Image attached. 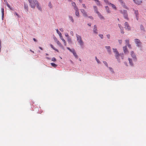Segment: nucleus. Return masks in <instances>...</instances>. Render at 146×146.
Instances as JSON below:
<instances>
[{
  "label": "nucleus",
  "instance_id": "obj_1",
  "mask_svg": "<svg viewBox=\"0 0 146 146\" xmlns=\"http://www.w3.org/2000/svg\"><path fill=\"white\" fill-rule=\"evenodd\" d=\"M77 40L80 45L81 46H82L84 45V42L83 41L82 38L80 36L76 34Z\"/></svg>",
  "mask_w": 146,
  "mask_h": 146
},
{
  "label": "nucleus",
  "instance_id": "obj_2",
  "mask_svg": "<svg viewBox=\"0 0 146 146\" xmlns=\"http://www.w3.org/2000/svg\"><path fill=\"white\" fill-rule=\"evenodd\" d=\"M30 3L31 7L34 8L36 5L38 4V2L36 0H28Z\"/></svg>",
  "mask_w": 146,
  "mask_h": 146
},
{
  "label": "nucleus",
  "instance_id": "obj_3",
  "mask_svg": "<svg viewBox=\"0 0 146 146\" xmlns=\"http://www.w3.org/2000/svg\"><path fill=\"white\" fill-rule=\"evenodd\" d=\"M113 52L115 54V56L116 58L118 60H119L120 55H123V53H120V54H119V53L118 52L117 50V49L116 48H113Z\"/></svg>",
  "mask_w": 146,
  "mask_h": 146
},
{
  "label": "nucleus",
  "instance_id": "obj_4",
  "mask_svg": "<svg viewBox=\"0 0 146 146\" xmlns=\"http://www.w3.org/2000/svg\"><path fill=\"white\" fill-rule=\"evenodd\" d=\"M120 12L123 15L124 17L126 19H128L127 11L125 10H120Z\"/></svg>",
  "mask_w": 146,
  "mask_h": 146
},
{
  "label": "nucleus",
  "instance_id": "obj_5",
  "mask_svg": "<svg viewBox=\"0 0 146 146\" xmlns=\"http://www.w3.org/2000/svg\"><path fill=\"white\" fill-rule=\"evenodd\" d=\"M135 42L136 44V46L138 47H141V42L140 40L139 39L136 38L135 39Z\"/></svg>",
  "mask_w": 146,
  "mask_h": 146
},
{
  "label": "nucleus",
  "instance_id": "obj_6",
  "mask_svg": "<svg viewBox=\"0 0 146 146\" xmlns=\"http://www.w3.org/2000/svg\"><path fill=\"white\" fill-rule=\"evenodd\" d=\"M80 11H81V12L82 13L83 16L85 17H88L87 13L86 12L85 10L84 9H80Z\"/></svg>",
  "mask_w": 146,
  "mask_h": 146
},
{
  "label": "nucleus",
  "instance_id": "obj_7",
  "mask_svg": "<svg viewBox=\"0 0 146 146\" xmlns=\"http://www.w3.org/2000/svg\"><path fill=\"white\" fill-rule=\"evenodd\" d=\"M125 28L127 29L128 30H130L131 29L130 27L127 22H125Z\"/></svg>",
  "mask_w": 146,
  "mask_h": 146
},
{
  "label": "nucleus",
  "instance_id": "obj_8",
  "mask_svg": "<svg viewBox=\"0 0 146 146\" xmlns=\"http://www.w3.org/2000/svg\"><path fill=\"white\" fill-rule=\"evenodd\" d=\"M74 10L76 11V12L75 13L76 15L78 17H80L79 13V12L78 11V8L77 7L75 8V9H74Z\"/></svg>",
  "mask_w": 146,
  "mask_h": 146
},
{
  "label": "nucleus",
  "instance_id": "obj_9",
  "mask_svg": "<svg viewBox=\"0 0 146 146\" xmlns=\"http://www.w3.org/2000/svg\"><path fill=\"white\" fill-rule=\"evenodd\" d=\"M97 13L98 16L101 20H104L105 18L104 17L102 16L99 12H97Z\"/></svg>",
  "mask_w": 146,
  "mask_h": 146
},
{
  "label": "nucleus",
  "instance_id": "obj_10",
  "mask_svg": "<svg viewBox=\"0 0 146 146\" xmlns=\"http://www.w3.org/2000/svg\"><path fill=\"white\" fill-rule=\"evenodd\" d=\"M133 1L135 3L138 5H140L142 3L141 0H133Z\"/></svg>",
  "mask_w": 146,
  "mask_h": 146
},
{
  "label": "nucleus",
  "instance_id": "obj_11",
  "mask_svg": "<svg viewBox=\"0 0 146 146\" xmlns=\"http://www.w3.org/2000/svg\"><path fill=\"white\" fill-rule=\"evenodd\" d=\"M56 42L57 44L59 45L60 47H61L62 49H64V48L62 45V44L58 40L56 41Z\"/></svg>",
  "mask_w": 146,
  "mask_h": 146
},
{
  "label": "nucleus",
  "instance_id": "obj_12",
  "mask_svg": "<svg viewBox=\"0 0 146 146\" xmlns=\"http://www.w3.org/2000/svg\"><path fill=\"white\" fill-rule=\"evenodd\" d=\"M105 48L107 49L108 53L110 54H111V52L110 46H105Z\"/></svg>",
  "mask_w": 146,
  "mask_h": 146
},
{
  "label": "nucleus",
  "instance_id": "obj_13",
  "mask_svg": "<svg viewBox=\"0 0 146 146\" xmlns=\"http://www.w3.org/2000/svg\"><path fill=\"white\" fill-rule=\"evenodd\" d=\"M123 49L124 53L126 54L128 52L126 46L123 47Z\"/></svg>",
  "mask_w": 146,
  "mask_h": 146
},
{
  "label": "nucleus",
  "instance_id": "obj_14",
  "mask_svg": "<svg viewBox=\"0 0 146 146\" xmlns=\"http://www.w3.org/2000/svg\"><path fill=\"white\" fill-rule=\"evenodd\" d=\"M93 31L94 33L97 34L98 33L97 30V26L96 25L94 26Z\"/></svg>",
  "mask_w": 146,
  "mask_h": 146
},
{
  "label": "nucleus",
  "instance_id": "obj_15",
  "mask_svg": "<svg viewBox=\"0 0 146 146\" xmlns=\"http://www.w3.org/2000/svg\"><path fill=\"white\" fill-rule=\"evenodd\" d=\"M108 5H110L115 10H116V7L113 4L110 3H108Z\"/></svg>",
  "mask_w": 146,
  "mask_h": 146
},
{
  "label": "nucleus",
  "instance_id": "obj_16",
  "mask_svg": "<svg viewBox=\"0 0 146 146\" xmlns=\"http://www.w3.org/2000/svg\"><path fill=\"white\" fill-rule=\"evenodd\" d=\"M4 1L5 2V3L6 4V5H7V6L11 10H13V9L12 8H11L10 6L9 5V4L8 3V2H7V1H6V0H4Z\"/></svg>",
  "mask_w": 146,
  "mask_h": 146
},
{
  "label": "nucleus",
  "instance_id": "obj_17",
  "mask_svg": "<svg viewBox=\"0 0 146 146\" xmlns=\"http://www.w3.org/2000/svg\"><path fill=\"white\" fill-rule=\"evenodd\" d=\"M134 13L135 15L136 16V19L137 20H138V11L135 10L134 11Z\"/></svg>",
  "mask_w": 146,
  "mask_h": 146
},
{
  "label": "nucleus",
  "instance_id": "obj_18",
  "mask_svg": "<svg viewBox=\"0 0 146 146\" xmlns=\"http://www.w3.org/2000/svg\"><path fill=\"white\" fill-rule=\"evenodd\" d=\"M131 55L133 58H136V56L133 51H131Z\"/></svg>",
  "mask_w": 146,
  "mask_h": 146
},
{
  "label": "nucleus",
  "instance_id": "obj_19",
  "mask_svg": "<svg viewBox=\"0 0 146 146\" xmlns=\"http://www.w3.org/2000/svg\"><path fill=\"white\" fill-rule=\"evenodd\" d=\"M50 46H51V47L53 49H54V50H56V51H57L58 52V50L56 49V48H55L52 45V44H50Z\"/></svg>",
  "mask_w": 146,
  "mask_h": 146
},
{
  "label": "nucleus",
  "instance_id": "obj_20",
  "mask_svg": "<svg viewBox=\"0 0 146 146\" xmlns=\"http://www.w3.org/2000/svg\"><path fill=\"white\" fill-rule=\"evenodd\" d=\"M72 6L74 7V9H75V8L76 7H77V6H76V4L74 2H72Z\"/></svg>",
  "mask_w": 146,
  "mask_h": 146
},
{
  "label": "nucleus",
  "instance_id": "obj_21",
  "mask_svg": "<svg viewBox=\"0 0 146 146\" xmlns=\"http://www.w3.org/2000/svg\"><path fill=\"white\" fill-rule=\"evenodd\" d=\"M69 17L71 21L72 22V23H74V19H73V18L72 16H69Z\"/></svg>",
  "mask_w": 146,
  "mask_h": 146
},
{
  "label": "nucleus",
  "instance_id": "obj_22",
  "mask_svg": "<svg viewBox=\"0 0 146 146\" xmlns=\"http://www.w3.org/2000/svg\"><path fill=\"white\" fill-rule=\"evenodd\" d=\"M106 10L107 12L108 13H110V11L108 7V6H106Z\"/></svg>",
  "mask_w": 146,
  "mask_h": 146
},
{
  "label": "nucleus",
  "instance_id": "obj_23",
  "mask_svg": "<svg viewBox=\"0 0 146 146\" xmlns=\"http://www.w3.org/2000/svg\"><path fill=\"white\" fill-rule=\"evenodd\" d=\"M128 60L130 65H131L132 66H133V64L132 62V59L130 58H129Z\"/></svg>",
  "mask_w": 146,
  "mask_h": 146
},
{
  "label": "nucleus",
  "instance_id": "obj_24",
  "mask_svg": "<svg viewBox=\"0 0 146 146\" xmlns=\"http://www.w3.org/2000/svg\"><path fill=\"white\" fill-rule=\"evenodd\" d=\"M118 26H119V28H120V29L121 30V32L123 33H124V32H123L122 31V29H123V27L121 26V25H120V24H119Z\"/></svg>",
  "mask_w": 146,
  "mask_h": 146
},
{
  "label": "nucleus",
  "instance_id": "obj_25",
  "mask_svg": "<svg viewBox=\"0 0 146 146\" xmlns=\"http://www.w3.org/2000/svg\"><path fill=\"white\" fill-rule=\"evenodd\" d=\"M68 42L70 44L72 43V41L71 39L69 37H68Z\"/></svg>",
  "mask_w": 146,
  "mask_h": 146
},
{
  "label": "nucleus",
  "instance_id": "obj_26",
  "mask_svg": "<svg viewBox=\"0 0 146 146\" xmlns=\"http://www.w3.org/2000/svg\"><path fill=\"white\" fill-rule=\"evenodd\" d=\"M51 64L52 66H53V67H54V68L56 67L57 66V65H56V64H55V63H51Z\"/></svg>",
  "mask_w": 146,
  "mask_h": 146
},
{
  "label": "nucleus",
  "instance_id": "obj_27",
  "mask_svg": "<svg viewBox=\"0 0 146 146\" xmlns=\"http://www.w3.org/2000/svg\"><path fill=\"white\" fill-rule=\"evenodd\" d=\"M94 9V10L97 13V12H98V11L97 8L96 6H94L93 7Z\"/></svg>",
  "mask_w": 146,
  "mask_h": 146
},
{
  "label": "nucleus",
  "instance_id": "obj_28",
  "mask_svg": "<svg viewBox=\"0 0 146 146\" xmlns=\"http://www.w3.org/2000/svg\"><path fill=\"white\" fill-rule=\"evenodd\" d=\"M37 6V8L40 10H41V7L39 6V5L38 3V4H37L36 5Z\"/></svg>",
  "mask_w": 146,
  "mask_h": 146
},
{
  "label": "nucleus",
  "instance_id": "obj_29",
  "mask_svg": "<svg viewBox=\"0 0 146 146\" xmlns=\"http://www.w3.org/2000/svg\"><path fill=\"white\" fill-rule=\"evenodd\" d=\"M1 11H2V19L3 18V16H4V9L3 8L1 9Z\"/></svg>",
  "mask_w": 146,
  "mask_h": 146
},
{
  "label": "nucleus",
  "instance_id": "obj_30",
  "mask_svg": "<svg viewBox=\"0 0 146 146\" xmlns=\"http://www.w3.org/2000/svg\"><path fill=\"white\" fill-rule=\"evenodd\" d=\"M109 69L113 73H114V71L113 70V69L111 67H109Z\"/></svg>",
  "mask_w": 146,
  "mask_h": 146
},
{
  "label": "nucleus",
  "instance_id": "obj_31",
  "mask_svg": "<svg viewBox=\"0 0 146 146\" xmlns=\"http://www.w3.org/2000/svg\"><path fill=\"white\" fill-rule=\"evenodd\" d=\"M140 27L141 29V30H142L143 31H145V29H144V27L142 25H140Z\"/></svg>",
  "mask_w": 146,
  "mask_h": 146
},
{
  "label": "nucleus",
  "instance_id": "obj_32",
  "mask_svg": "<svg viewBox=\"0 0 146 146\" xmlns=\"http://www.w3.org/2000/svg\"><path fill=\"white\" fill-rule=\"evenodd\" d=\"M56 30L57 33L58 34L59 36H61V35H62V34L60 32L58 31V29Z\"/></svg>",
  "mask_w": 146,
  "mask_h": 146
},
{
  "label": "nucleus",
  "instance_id": "obj_33",
  "mask_svg": "<svg viewBox=\"0 0 146 146\" xmlns=\"http://www.w3.org/2000/svg\"><path fill=\"white\" fill-rule=\"evenodd\" d=\"M129 39H127L125 40V42L126 45L129 43Z\"/></svg>",
  "mask_w": 146,
  "mask_h": 146
},
{
  "label": "nucleus",
  "instance_id": "obj_34",
  "mask_svg": "<svg viewBox=\"0 0 146 146\" xmlns=\"http://www.w3.org/2000/svg\"><path fill=\"white\" fill-rule=\"evenodd\" d=\"M24 8H25V9H26L27 10H28V6L26 5V4H25L24 5Z\"/></svg>",
  "mask_w": 146,
  "mask_h": 146
},
{
  "label": "nucleus",
  "instance_id": "obj_35",
  "mask_svg": "<svg viewBox=\"0 0 146 146\" xmlns=\"http://www.w3.org/2000/svg\"><path fill=\"white\" fill-rule=\"evenodd\" d=\"M122 4V5H123V6L124 8H125L127 9H128V7L125 5V4L124 3V4Z\"/></svg>",
  "mask_w": 146,
  "mask_h": 146
},
{
  "label": "nucleus",
  "instance_id": "obj_36",
  "mask_svg": "<svg viewBox=\"0 0 146 146\" xmlns=\"http://www.w3.org/2000/svg\"><path fill=\"white\" fill-rule=\"evenodd\" d=\"M73 54L76 57H77V56L76 54L75 51H74V52H73Z\"/></svg>",
  "mask_w": 146,
  "mask_h": 146
},
{
  "label": "nucleus",
  "instance_id": "obj_37",
  "mask_svg": "<svg viewBox=\"0 0 146 146\" xmlns=\"http://www.w3.org/2000/svg\"><path fill=\"white\" fill-rule=\"evenodd\" d=\"M62 40L64 42V45L65 46H66V41L64 39H62Z\"/></svg>",
  "mask_w": 146,
  "mask_h": 146
},
{
  "label": "nucleus",
  "instance_id": "obj_38",
  "mask_svg": "<svg viewBox=\"0 0 146 146\" xmlns=\"http://www.w3.org/2000/svg\"><path fill=\"white\" fill-rule=\"evenodd\" d=\"M106 65V66L107 67H108V64L106 62L104 61L103 62Z\"/></svg>",
  "mask_w": 146,
  "mask_h": 146
},
{
  "label": "nucleus",
  "instance_id": "obj_39",
  "mask_svg": "<svg viewBox=\"0 0 146 146\" xmlns=\"http://www.w3.org/2000/svg\"><path fill=\"white\" fill-rule=\"evenodd\" d=\"M56 59L54 57L52 58V60L54 62L56 61Z\"/></svg>",
  "mask_w": 146,
  "mask_h": 146
},
{
  "label": "nucleus",
  "instance_id": "obj_40",
  "mask_svg": "<svg viewBox=\"0 0 146 146\" xmlns=\"http://www.w3.org/2000/svg\"><path fill=\"white\" fill-rule=\"evenodd\" d=\"M99 36L101 38H103V35L100 34L99 35Z\"/></svg>",
  "mask_w": 146,
  "mask_h": 146
},
{
  "label": "nucleus",
  "instance_id": "obj_41",
  "mask_svg": "<svg viewBox=\"0 0 146 146\" xmlns=\"http://www.w3.org/2000/svg\"><path fill=\"white\" fill-rule=\"evenodd\" d=\"M82 5L83 6V7L85 8V9H86V5L85 4H82Z\"/></svg>",
  "mask_w": 146,
  "mask_h": 146
},
{
  "label": "nucleus",
  "instance_id": "obj_42",
  "mask_svg": "<svg viewBox=\"0 0 146 146\" xmlns=\"http://www.w3.org/2000/svg\"><path fill=\"white\" fill-rule=\"evenodd\" d=\"M106 36H107V38L108 39H110V35L108 34V35H106Z\"/></svg>",
  "mask_w": 146,
  "mask_h": 146
},
{
  "label": "nucleus",
  "instance_id": "obj_43",
  "mask_svg": "<svg viewBox=\"0 0 146 146\" xmlns=\"http://www.w3.org/2000/svg\"><path fill=\"white\" fill-rule=\"evenodd\" d=\"M121 4H124V3L122 0H118Z\"/></svg>",
  "mask_w": 146,
  "mask_h": 146
},
{
  "label": "nucleus",
  "instance_id": "obj_44",
  "mask_svg": "<svg viewBox=\"0 0 146 146\" xmlns=\"http://www.w3.org/2000/svg\"><path fill=\"white\" fill-rule=\"evenodd\" d=\"M127 45L128 46L129 48H131V44H129H129H127Z\"/></svg>",
  "mask_w": 146,
  "mask_h": 146
},
{
  "label": "nucleus",
  "instance_id": "obj_45",
  "mask_svg": "<svg viewBox=\"0 0 146 146\" xmlns=\"http://www.w3.org/2000/svg\"><path fill=\"white\" fill-rule=\"evenodd\" d=\"M65 36L66 37H67V38H68V37H69L68 33H65Z\"/></svg>",
  "mask_w": 146,
  "mask_h": 146
},
{
  "label": "nucleus",
  "instance_id": "obj_46",
  "mask_svg": "<svg viewBox=\"0 0 146 146\" xmlns=\"http://www.w3.org/2000/svg\"><path fill=\"white\" fill-rule=\"evenodd\" d=\"M118 41H119V43L120 44H121L122 43V40H118Z\"/></svg>",
  "mask_w": 146,
  "mask_h": 146
},
{
  "label": "nucleus",
  "instance_id": "obj_47",
  "mask_svg": "<svg viewBox=\"0 0 146 146\" xmlns=\"http://www.w3.org/2000/svg\"><path fill=\"white\" fill-rule=\"evenodd\" d=\"M96 61L97 62H98V64L101 63L100 62V61L98 59H97Z\"/></svg>",
  "mask_w": 146,
  "mask_h": 146
},
{
  "label": "nucleus",
  "instance_id": "obj_48",
  "mask_svg": "<svg viewBox=\"0 0 146 146\" xmlns=\"http://www.w3.org/2000/svg\"><path fill=\"white\" fill-rule=\"evenodd\" d=\"M70 51L71 52H72V53L73 52H74L75 51V50L73 49H71V51Z\"/></svg>",
  "mask_w": 146,
  "mask_h": 146
},
{
  "label": "nucleus",
  "instance_id": "obj_49",
  "mask_svg": "<svg viewBox=\"0 0 146 146\" xmlns=\"http://www.w3.org/2000/svg\"><path fill=\"white\" fill-rule=\"evenodd\" d=\"M97 1V4L98 5H100V2L98 0V1Z\"/></svg>",
  "mask_w": 146,
  "mask_h": 146
},
{
  "label": "nucleus",
  "instance_id": "obj_50",
  "mask_svg": "<svg viewBox=\"0 0 146 146\" xmlns=\"http://www.w3.org/2000/svg\"><path fill=\"white\" fill-rule=\"evenodd\" d=\"M104 1L106 3H108H108H110L108 2V0H104Z\"/></svg>",
  "mask_w": 146,
  "mask_h": 146
},
{
  "label": "nucleus",
  "instance_id": "obj_51",
  "mask_svg": "<svg viewBox=\"0 0 146 146\" xmlns=\"http://www.w3.org/2000/svg\"><path fill=\"white\" fill-rule=\"evenodd\" d=\"M60 31H61V32H63L64 31V30L62 28H61L59 29Z\"/></svg>",
  "mask_w": 146,
  "mask_h": 146
},
{
  "label": "nucleus",
  "instance_id": "obj_52",
  "mask_svg": "<svg viewBox=\"0 0 146 146\" xmlns=\"http://www.w3.org/2000/svg\"><path fill=\"white\" fill-rule=\"evenodd\" d=\"M49 6L50 7V8H52L51 4L50 3H49Z\"/></svg>",
  "mask_w": 146,
  "mask_h": 146
},
{
  "label": "nucleus",
  "instance_id": "obj_53",
  "mask_svg": "<svg viewBox=\"0 0 146 146\" xmlns=\"http://www.w3.org/2000/svg\"><path fill=\"white\" fill-rule=\"evenodd\" d=\"M88 17L91 19H93V18L92 16H90Z\"/></svg>",
  "mask_w": 146,
  "mask_h": 146
},
{
  "label": "nucleus",
  "instance_id": "obj_54",
  "mask_svg": "<svg viewBox=\"0 0 146 146\" xmlns=\"http://www.w3.org/2000/svg\"><path fill=\"white\" fill-rule=\"evenodd\" d=\"M60 36V38H61V39L62 40V39H64L63 38V37H62V35H61V36Z\"/></svg>",
  "mask_w": 146,
  "mask_h": 146
},
{
  "label": "nucleus",
  "instance_id": "obj_55",
  "mask_svg": "<svg viewBox=\"0 0 146 146\" xmlns=\"http://www.w3.org/2000/svg\"><path fill=\"white\" fill-rule=\"evenodd\" d=\"M67 48L70 50V51H71V49H70L69 48V47H67Z\"/></svg>",
  "mask_w": 146,
  "mask_h": 146
},
{
  "label": "nucleus",
  "instance_id": "obj_56",
  "mask_svg": "<svg viewBox=\"0 0 146 146\" xmlns=\"http://www.w3.org/2000/svg\"><path fill=\"white\" fill-rule=\"evenodd\" d=\"M33 40H34L35 41V42H36V40L35 39V38H33Z\"/></svg>",
  "mask_w": 146,
  "mask_h": 146
},
{
  "label": "nucleus",
  "instance_id": "obj_57",
  "mask_svg": "<svg viewBox=\"0 0 146 146\" xmlns=\"http://www.w3.org/2000/svg\"><path fill=\"white\" fill-rule=\"evenodd\" d=\"M88 25L89 26H91V23L88 24Z\"/></svg>",
  "mask_w": 146,
  "mask_h": 146
},
{
  "label": "nucleus",
  "instance_id": "obj_58",
  "mask_svg": "<svg viewBox=\"0 0 146 146\" xmlns=\"http://www.w3.org/2000/svg\"><path fill=\"white\" fill-rule=\"evenodd\" d=\"M46 58L47 59H48V60H50V58H49V57H46Z\"/></svg>",
  "mask_w": 146,
  "mask_h": 146
},
{
  "label": "nucleus",
  "instance_id": "obj_59",
  "mask_svg": "<svg viewBox=\"0 0 146 146\" xmlns=\"http://www.w3.org/2000/svg\"><path fill=\"white\" fill-rule=\"evenodd\" d=\"M39 48L41 50H42V48H41V47H39Z\"/></svg>",
  "mask_w": 146,
  "mask_h": 146
},
{
  "label": "nucleus",
  "instance_id": "obj_60",
  "mask_svg": "<svg viewBox=\"0 0 146 146\" xmlns=\"http://www.w3.org/2000/svg\"><path fill=\"white\" fill-rule=\"evenodd\" d=\"M95 59H96V60L97 59H98L97 58V57L96 56V57H95Z\"/></svg>",
  "mask_w": 146,
  "mask_h": 146
},
{
  "label": "nucleus",
  "instance_id": "obj_61",
  "mask_svg": "<svg viewBox=\"0 0 146 146\" xmlns=\"http://www.w3.org/2000/svg\"><path fill=\"white\" fill-rule=\"evenodd\" d=\"M30 51H31V52H33V53H34V51H32L31 50H30Z\"/></svg>",
  "mask_w": 146,
  "mask_h": 146
},
{
  "label": "nucleus",
  "instance_id": "obj_62",
  "mask_svg": "<svg viewBox=\"0 0 146 146\" xmlns=\"http://www.w3.org/2000/svg\"><path fill=\"white\" fill-rule=\"evenodd\" d=\"M79 1L80 2H82V0H79Z\"/></svg>",
  "mask_w": 146,
  "mask_h": 146
},
{
  "label": "nucleus",
  "instance_id": "obj_63",
  "mask_svg": "<svg viewBox=\"0 0 146 146\" xmlns=\"http://www.w3.org/2000/svg\"><path fill=\"white\" fill-rule=\"evenodd\" d=\"M15 14L16 15H17V16H18V14L17 13H15Z\"/></svg>",
  "mask_w": 146,
  "mask_h": 146
},
{
  "label": "nucleus",
  "instance_id": "obj_64",
  "mask_svg": "<svg viewBox=\"0 0 146 146\" xmlns=\"http://www.w3.org/2000/svg\"><path fill=\"white\" fill-rule=\"evenodd\" d=\"M46 55H48V54H47V53H46Z\"/></svg>",
  "mask_w": 146,
  "mask_h": 146
}]
</instances>
